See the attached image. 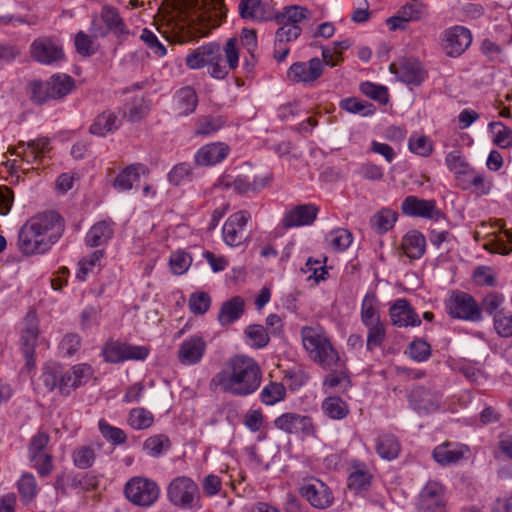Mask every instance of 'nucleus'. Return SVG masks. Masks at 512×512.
Here are the masks:
<instances>
[{"instance_id": "obj_1", "label": "nucleus", "mask_w": 512, "mask_h": 512, "mask_svg": "<svg viewBox=\"0 0 512 512\" xmlns=\"http://www.w3.org/2000/svg\"><path fill=\"white\" fill-rule=\"evenodd\" d=\"M177 5L179 20L171 23L173 40L204 37L220 25L222 0H178Z\"/></svg>"}, {"instance_id": "obj_2", "label": "nucleus", "mask_w": 512, "mask_h": 512, "mask_svg": "<svg viewBox=\"0 0 512 512\" xmlns=\"http://www.w3.org/2000/svg\"><path fill=\"white\" fill-rule=\"evenodd\" d=\"M64 219L55 211L38 213L19 229L17 248L24 256L47 253L62 237Z\"/></svg>"}, {"instance_id": "obj_3", "label": "nucleus", "mask_w": 512, "mask_h": 512, "mask_svg": "<svg viewBox=\"0 0 512 512\" xmlns=\"http://www.w3.org/2000/svg\"><path fill=\"white\" fill-rule=\"evenodd\" d=\"M262 381L259 364L246 355H235L214 375L211 384L222 392L246 397L256 392Z\"/></svg>"}, {"instance_id": "obj_4", "label": "nucleus", "mask_w": 512, "mask_h": 512, "mask_svg": "<svg viewBox=\"0 0 512 512\" xmlns=\"http://www.w3.org/2000/svg\"><path fill=\"white\" fill-rule=\"evenodd\" d=\"M238 62L236 38H229L223 48L216 42L204 44L194 49L185 59L187 67L193 70L207 66L210 76L216 79H224L230 70L238 67Z\"/></svg>"}, {"instance_id": "obj_5", "label": "nucleus", "mask_w": 512, "mask_h": 512, "mask_svg": "<svg viewBox=\"0 0 512 512\" xmlns=\"http://www.w3.org/2000/svg\"><path fill=\"white\" fill-rule=\"evenodd\" d=\"M301 338L305 350L314 362L325 369L338 364L339 355L321 330L305 326L301 329Z\"/></svg>"}, {"instance_id": "obj_6", "label": "nucleus", "mask_w": 512, "mask_h": 512, "mask_svg": "<svg viewBox=\"0 0 512 512\" xmlns=\"http://www.w3.org/2000/svg\"><path fill=\"white\" fill-rule=\"evenodd\" d=\"M40 335L39 319L34 310H29L21 322L19 347L25 359L24 368L29 372L35 368V349Z\"/></svg>"}, {"instance_id": "obj_7", "label": "nucleus", "mask_w": 512, "mask_h": 512, "mask_svg": "<svg viewBox=\"0 0 512 512\" xmlns=\"http://www.w3.org/2000/svg\"><path fill=\"white\" fill-rule=\"evenodd\" d=\"M100 18L104 26L98 23L96 17L91 22L90 32L94 37L104 38L112 33L120 42L127 39L130 34L129 28L116 8L104 5L101 9Z\"/></svg>"}, {"instance_id": "obj_8", "label": "nucleus", "mask_w": 512, "mask_h": 512, "mask_svg": "<svg viewBox=\"0 0 512 512\" xmlns=\"http://www.w3.org/2000/svg\"><path fill=\"white\" fill-rule=\"evenodd\" d=\"M448 315L454 319L480 322L483 317L478 302L472 295L463 291H453L445 301Z\"/></svg>"}, {"instance_id": "obj_9", "label": "nucleus", "mask_w": 512, "mask_h": 512, "mask_svg": "<svg viewBox=\"0 0 512 512\" xmlns=\"http://www.w3.org/2000/svg\"><path fill=\"white\" fill-rule=\"evenodd\" d=\"M149 355V349L142 345H132L119 340L109 339L101 350L104 361L118 364L125 361H143Z\"/></svg>"}, {"instance_id": "obj_10", "label": "nucleus", "mask_w": 512, "mask_h": 512, "mask_svg": "<svg viewBox=\"0 0 512 512\" xmlns=\"http://www.w3.org/2000/svg\"><path fill=\"white\" fill-rule=\"evenodd\" d=\"M169 501L180 508H193L199 504L200 496L197 484L186 476L171 481L167 489Z\"/></svg>"}, {"instance_id": "obj_11", "label": "nucleus", "mask_w": 512, "mask_h": 512, "mask_svg": "<svg viewBox=\"0 0 512 512\" xmlns=\"http://www.w3.org/2000/svg\"><path fill=\"white\" fill-rule=\"evenodd\" d=\"M158 485L145 477H133L124 487L126 498L134 505L151 506L159 497Z\"/></svg>"}, {"instance_id": "obj_12", "label": "nucleus", "mask_w": 512, "mask_h": 512, "mask_svg": "<svg viewBox=\"0 0 512 512\" xmlns=\"http://www.w3.org/2000/svg\"><path fill=\"white\" fill-rule=\"evenodd\" d=\"M250 218L246 210L233 213L227 218L222 228V237L228 246L238 247L246 242L249 236L245 227Z\"/></svg>"}, {"instance_id": "obj_13", "label": "nucleus", "mask_w": 512, "mask_h": 512, "mask_svg": "<svg viewBox=\"0 0 512 512\" xmlns=\"http://www.w3.org/2000/svg\"><path fill=\"white\" fill-rule=\"evenodd\" d=\"M389 71L406 85L419 86L427 77L421 62L415 58H401L390 64Z\"/></svg>"}, {"instance_id": "obj_14", "label": "nucleus", "mask_w": 512, "mask_h": 512, "mask_svg": "<svg viewBox=\"0 0 512 512\" xmlns=\"http://www.w3.org/2000/svg\"><path fill=\"white\" fill-rule=\"evenodd\" d=\"M324 63L320 58H311L308 62H295L287 71V77L293 83L310 86L323 74Z\"/></svg>"}, {"instance_id": "obj_15", "label": "nucleus", "mask_w": 512, "mask_h": 512, "mask_svg": "<svg viewBox=\"0 0 512 512\" xmlns=\"http://www.w3.org/2000/svg\"><path fill=\"white\" fill-rule=\"evenodd\" d=\"M401 210L403 214L410 217L425 218L433 221H439L444 218V214L437 207L435 200H425L412 195L407 196L403 200Z\"/></svg>"}, {"instance_id": "obj_16", "label": "nucleus", "mask_w": 512, "mask_h": 512, "mask_svg": "<svg viewBox=\"0 0 512 512\" xmlns=\"http://www.w3.org/2000/svg\"><path fill=\"white\" fill-rule=\"evenodd\" d=\"M471 42V33L463 26H454L443 32L442 48L449 57L462 55Z\"/></svg>"}, {"instance_id": "obj_17", "label": "nucleus", "mask_w": 512, "mask_h": 512, "mask_svg": "<svg viewBox=\"0 0 512 512\" xmlns=\"http://www.w3.org/2000/svg\"><path fill=\"white\" fill-rule=\"evenodd\" d=\"M31 57L42 64L50 65L64 57L61 45L49 37L36 38L30 46Z\"/></svg>"}, {"instance_id": "obj_18", "label": "nucleus", "mask_w": 512, "mask_h": 512, "mask_svg": "<svg viewBox=\"0 0 512 512\" xmlns=\"http://www.w3.org/2000/svg\"><path fill=\"white\" fill-rule=\"evenodd\" d=\"M318 212V207L312 203L294 206L285 212L282 226L285 229H290L311 225L316 220Z\"/></svg>"}, {"instance_id": "obj_19", "label": "nucleus", "mask_w": 512, "mask_h": 512, "mask_svg": "<svg viewBox=\"0 0 512 512\" xmlns=\"http://www.w3.org/2000/svg\"><path fill=\"white\" fill-rule=\"evenodd\" d=\"M391 323L399 328L420 326L421 319L411 306L409 301L404 298L397 299L389 308Z\"/></svg>"}, {"instance_id": "obj_20", "label": "nucleus", "mask_w": 512, "mask_h": 512, "mask_svg": "<svg viewBox=\"0 0 512 512\" xmlns=\"http://www.w3.org/2000/svg\"><path fill=\"white\" fill-rule=\"evenodd\" d=\"M206 348V342L201 336H190L179 346L178 360L181 364L187 366L198 364L202 360Z\"/></svg>"}, {"instance_id": "obj_21", "label": "nucleus", "mask_w": 512, "mask_h": 512, "mask_svg": "<svg viewBox=\"0 0 512 512\" xmlns=\"http://www.w3.org/2000/svg\"><path fill=\"white\" fill-rule=\"evenodd\" d=\"M300 493L313 507L318 509L329 507L333 501L331 490L319 480L302 485Z\"/></svg>"}, {"instance_id": "obj_22", "label": "nucleus", "mask_w": 512, "mask_h": 512, "mask_svg": "<svg viewBox=\"0 0 512 512\" xmlns=\"http://www.w3.org/2000/svg\"><path fill=\"white\" fill-rule=\"evenodd\" d=\"M229 153L230 147L226 143L212 142L197 150L194 155V162L198 166H213L226 159Z\"/></svg>"}, {"instance_id": "obj_23", "label": "nucleus", "mask_w": 512, "mask_h": 512, "mask_svg": "<svg viewBox=\"0 0 512 512\" xmlns=\"http://www.w3.org/2000/svg\"><path fill=\"white\" fill-rule=\"evenodd\" d=\"M409 402L415 411L427 414L440 408L441 397L423 387H417L411 392Z\"/></svg>"}, {"instance_id": "obj_24", "label": "nucleus", "mask_w": 512, "mask_h": 512, "mask_svg": "<svg viewBox=\"0 0 512 512\" xmlns=\"http://www.w3.org/2000/svg\"><path fill=\"white\" fill-rule=\"evenodd\" d=\"M467 453H469L468 446L445 442L434 448L433 458L441 465H450L459 462Z\"/></svg>"}, {"instance_id": "obj_25", "label": "nucleus", "mask_w": 512, "mask_h": 512, "mask_svg": "<svg viewBox=\"0 0 512 512\" xmlns=\"http://www.w3.org/2000/svg\"><path fill=\"white\" fill-rule=\"evenodd\" d=\"M244 312V299L241 296H234L222 303L217 320L222 327H227L240 319Z\"/></svg>"}, {"instance_id": "obj_26", "label": "nucleus", "mask_w": 512, "mask_h": 512, "mask_svg": "<svg viewBox=\"0 0 512 512\" xmlns=\"http://www.w3.org/2000/svg\"><path fill=\"white\" fill-rule=\"evenodd\" d=\"M401 248L408 258L419 259L426 251V238L419 231L411 230L404 235Z\"/></svg>"}, {"instance_id": "obj_27", "label": "nucleus", "mask_w": 512, "mask_h": 512, "mask_svg": "<svg viewBox=\"0 0 512 512\" xmlns=\"http://www.w3.org/2000/svg\"><path fill=\"white\" fill-rule=\"evenodd\" d=\"M113 222L103 220L95 223L88 231L85 241L90 247H98L106 244L113 236Z\"/></svg>"}, {"instance_id": "obj_28", "label": "nucleus", "mask_w": 512, "mask_h": 512, "mask_svg": "<svg viewBox=\"0 0 512 512\" xmlns=\"http://www.w3.org/2000/svg\"><path fill=\"white\" fill-rule=\"evenodd\" d=\"M311 18V11L304 6L291 5L285 6L282 11L276 15L275 20L277 23H285L288 25H297Z\"/></svg>"}, {"instance_id": "obj_29", "label": "nucleus", "mask_w": 512, "mask_h": 512, "mask_svg": "<svg viewBox=\"0 0 512 512\" xmlns=\"http://www.w3.org/2000/svg\"><path fill=\"white\" fill-rule=\"evenodd\" d=\"M375 449L382 459L391 461L399 456L401 446L394 435L383 434L376 439Z\"/></svg>"}, {"instance_id": "obj_30", "label": "nucleus", "mask_w": 512, "mask_h": 512, "mask_svg": "<svg viewBox=\"0 0 512 512\" xmlns=\"http://www.w3.org/2000/svg\"><path fill=\"white\" fill-rule=\"evenodd\" d=\"M360 318L363 325L381 321L379 301L374 292H368L361 303Z\"/></svg>"}, {"instance_id": "obj_31", "label": "nucleus", "mask_w": 512, "mask_h": 512, "mask_svg": "<svg viewBox=\"0 0 512 512\" xmlns=\"http://www.w3.org/2000/svg\"><path fill=\"white\" fill-rule=\"evenodd\" d=\"M118 127L119 121L116 114L111 111H104L96 117L89 131L93 135L105 136L107 133L117 130Z\"/></svg>"}, {"instance_id": "obj_32", "label": "nucleus", "mask_w": 512, "mask_h": 512, "mask_svg": "<svg viewBox=\"0 0 512 512\" xmlns=\"http://www.w3.org/2000/svg\"><path fill=\"white\" fill-rule=\"evenodd\" d=\"M146 167L143 164H131L126 167L114 180V187L119 191L130 190L133 183L139 180L140 172Z\"/></svg>"}, {"instance_id": "obj_33", "label": "nucleus", "mask_w": 512, "mask_h": 512, "mask_svg": "<svg viewBox=\"0 0 512 512\" xmlns=\"http://www.w3.org/2000/svg\"><path fill=\"white\" fill-rule=\"evenodd\" d=\"M322 410L331 419L341 420L349 414L348 404L338 396L326 397L322 402Z\"/></svg>"}, {"instance_id": "obj_34", "label": "nucleus", "mask_w": 512, "mask_h": 512, "mask_svg": "<svg viewBox=\"0 0 512 512\" xmlns=\"http://www.w3.org/2000/svg\"><path fill=\"white\" fill-rule=\"evenodd\" d=\"M53 100L67 96L75 87L74 79L68 75H53L49 80Z\"/></svg>"}, {"instance_id": "obj_35", "label": "nucleus", "mask_w": 512, "mask_h": 512, "mask_svg": "<svg viewBox=\"0 0 512 512\" xmlns=\"http://www.w3.org/2000/svg\"><path fill=\"white\" fill-rule=\"evenodd\" d=\"M177 109L180 115H189L195 111L198 98L195 90L191 87H184L176 95Z\"/></svg>"}, {"instance_id": "obj_36", "label": "nucleus", "mask_w": 512, "mask_h": 512, "mask_svg": "<svg viewBox=\"0 0 512 512\" xmlns=\"http://www.w3.org/2000/svg\"><path fill=\"white\" fill-rule=\"evenodd\" d=\"M339 107L349 113L359 114L364 117L371 116L376 111L375 106L372 103L356 97L342 99L339 103Z\"/></svg>"}, {"instance_id": "obj_37", "label": "nucleus", "mask_w": 512, "mask_h": 512, "mask_svg": "<svg viewBox=\"0 0 512 512\" xmlns=\"http://www.w3.org/2000/svg\"><path fill=\"white\" fill-rule=\"evenodd\" d=\"M239 12L242 18L257 22L267 20L261 0H241L239 4Z\"/></svg>"}, {"instance_id": "obj_38", "label": "nucleus", "mask_w": 512, "mask_h": 512, "mask_svg": "<svg viewBox=\"0 0 512 512\" xmlns=\"http://www.w3.org/2000/svg\"><path fill=\"white\" fill-rule=\"evenodd\" d=\"M352 233L344 228H337L326 235L329 247L336 252L345 251L352 243Z\"/></svg>"}, {"instance_id": "obj_39", "label": "nucleus", "mask_w": 512, "mask_h": 512, "mask_svg": "<svg viewBox=\"0 0 512 512\" xmlns=\"http://www.w3.org/2000/svg\"><path fill=\"white\" fill-rule=\"evenodd\" d=\"M397 220V213L391 209H382L370 220L372 228L379 234L390 230Z\"/></svg>"}, {"instance_id": "obj_40", "label": "nucleus", "mask_w": 512, "mask_h": 512, "mask_svg": "<svg viewBox=\"0 0 512 512\" xmlns=\"http://www.w3.org/2000/svg\"><path fill=\"white\" fill-rule=\"evenodd\" d=\"M367 328L366 348L373 351L375 348L381 347L386 339V325L379 321L364 325Z\"/></svg>"}, {"instance_id": "obj_41", "label": "nucleus", "mask_w": 512, "mask_h": 512, "mask_svg": "<svg viewBox=\"0 0 512 512\" xmlns=\"http://www.w3.org/2000/svg\"><path fill=\"white\" fill-rule=\"evenodd\" d=\"M62 366L56 363L47 364L43 368L41 379L49 391L58 389L61 393Z\"/></svg>"}, {"instance_id": "obj_42", "label": "nucleus", "mask_w": 512, "mask_h": 512, "mask_svg": "<svg viewBox=\"0 0 512 512\" xmlns=\"http://www.w3.org/2000/svg\"><path fill=\"white\" fill-rule=\"evenodd\" d=\"M171 447L169 438L164 434H158L147 438L143 443V449L149 456L158 457Z\"/></svg>"}, {"instance_id": "obj_43", "label": "nucleus", "mask_w": 512, "mask_h": 512, "mask_svg": "<svg viewBox=\"0 0 512 512\" xmlns=\"http://www.w3.org/2000/svg\"><path fill=\"white\" fill-rule=\"evenodd\" d=\"M408 148L416 155L428 157L433 152V143L427 136L413 133L409 137Z\"/></svg>"}, {"instance_id": "obj_44", "label": "nucleus", "mask_w": 512, "mask_h": 512, "mask_svg": "<svg viewBox=\"0 0 512 512\" xmlns=\"http://www.w3.org/2000/svg\"><path fill=\"white\" fill-rule=\"evenodd\" d=\"M18 490L21 496V500L28 504L37 495L38 487L36 479L31 473H24L18 481Z\"/></svg>"}, {"instance_id": "obj_45", "label": "nucleus", "mask_w": 512, "mask_h": 512, "mask_svg": "<svg viewBox=\"0 0 512 512\" xmlns=\"http://www.w3.org/2000/svg\"><path fill=\"white\" fill-rule=\"evenodd\" d=\"M225 121L222 117L217 116H204L197 120L195 135L197 136H208L211 135L218 130H220L224 126Z\"/></svg>"}, {"instance_id": "obj_46", "label": "nucleus", "mask_w": 512, "mask_h": 512, "mask_svg": "<svg viewBox=\"0 0 512 512\" xmlns=\"http://www.w3.org/2000/svg\"><path fill=\"white\" fill-rule=\"evenodd\" d=\"M221 184L228 189L244 194L249 191H255V185L249 180L247 176L239 175L233 177L231 175H225L221 179Z\"/></svg>"}, {"instance_id": "obj_47", "label": "nucleus", "mask_w": 512, "mask_h": 512, "mask_svg": "<svg viewBox=\"0 0 512 512\" xmlns=\"http://www.w3.org/2000/svg\"><path fill=\"white\" fill-rule=\"evenodd\" d=\"M399 13L404 21H418L427 15V6L420 0H410L400 10Z\"/></svg>"}, {"instance_id": "obj_48", "label": "nucleus", "mask_w": 512, "mask_h": 512, "mask_svg": "<svg viewBox=\"0 0 512 512\" xmlns=\"http://www.w3.org/2000/svg\"><path fill=\"white\" fill-rule=\"evenodd\" d=\"M260 396L265 405H274L285 398L286 388L281 383L270 382L263 387Z\"/></svg>"}, {"instance_id": "obj_49", "label": "nucleus", "mask_w": 512, "mask_h": 512, "mask_svg": "<svg viewBox=\"0 0 512 512\" xmlns=\"http://www.w3.org/2000/svg\"><path fill=\"white\" fill-rule=\"evenodd\" d=\"M154 421L153 414L145 408H134L128 417L129 425L136 430L149 428Z\"/></svg>"}, {"instance_id": "obj_50", "label": "nucleus", "mask_w": 512, "mask_h": 512, "mask_svg": "<svg viewBox=\"0 0 512 512\" xmlns=\"http://www.w3.org/2000/svg\"><path fill=\"white\" fill-rule=\"evenodd\" d=\"M419 503L445 504L443 486L438 482H428L420 493Z\"/></svg>"}, {"instance_id": "obj_51", "label": "nucleus", "mask_w": 512, "mask_h": 512, "mask_svg": "<svg viewBox=\"0 0 512 512\" xmlns=\"http://www.w3.org/2000/svg\"><path fill=\"white\" fill-rule=\"evenodd\" d=\"M12 154L21 158L23 163H26L28 166L26 169H34L35 165H39L42 157L38 154L34 147H28V142L25 144L20 142L16 148L11 151Z\"/></svg>"}, {"instance_id": "obj_52", "label": "nucleus", "mask_w": 512, "mask_h": 512, "mask_svg": "<svg viewBox=\"0 0 512 512\" xmlns=\"http://www.w3.org/2000/svg\"><path fill=\"white\" fill-rule=\"evenodd\" d=\"M188 306L191 313L204 315L211 306V297L204 291L194 292L189 297Z\"/></svg>"}, {"instance_id": "obj_53", "label": "nucleus", "mask_w": 512, "mask_h": 512, "mask_svg": "<svg viewBox=\"0 0 512 512\" xmlns=\"http://www.w3.org/2000/svg\"><path fill=\"white\" fill-rule=\"evenodd\" d=\"M98 38L99 37H94L92 33L91 35H88L83 31H79L75 36V47L77 52L84 57H89L95 54L97 51L95 41Z\"/></svg>"}, {"instance_id": "obj_54", "label": "nucleus", "mask_w": 512, "mask_h": 512, "mask_svg": "<svg viewBox=\"0 0 512 512\" xmlns=\"http://www.w3.org/2000/svg\"><path fill=\"white\" fill-rule=\"evenodd\" d=\"M246 337L250 340V345L254 348H264L269 343V335L262 325H249L245 330Z\"/></svg>"}, {"instance_id": "obj_55", "label": "nucleus", "mask_w": 512, "mask_h": 512, "mask_svg": "<svg viewBox=\"0 0 512 512\" xmlns=\"http://www.w3.org/2000/svg\"><path fill=\"white\" fill-rule=\"evenodd\" d=\"M489 128L495 132L494 144L506 149L512 147V130L502 122H491Z\"/></svg>"}, {"instance_id": "obj_56", "label": "nucleus", "mask_w": 512, "mask_h": 512, "mask_svg": "<svg viewBox=\"0 0 512 512\" xmlns=\"http://www.w3.org/2000/svg\"><path fill=\"white\" fill-rule=\"evenodd\" d=\"M31 100L41 105L49 100H53L51 88L47 81L35 80L30 84Z\"/></svg>"}, {"instance_id": "obj_57", "label": "nucleus", "mask_w": 512, "mask_h": 512, "mask_svg": "<svg viewBox=\"0 0 512 512\" xmlns=\"http://www.w3.org/2000/svg\"><path fill=\"white\" fill-rule=\"evenodd\" d=\"M359 89L362 94L381 104H386L389 100L388 89L385 86L366 81L360 84Z\"/></svg>"}, {"instance_id": "obj_58", "label": "nucleus", "mask_w": 512, "mask_h": 512, "mask_svg": "<svg viewBox=\"0 0 512 512\" xmlns=\"http://www.w3.org/2000/svg\"><path fill=\"white\" fill-rule=\"evenodd\" d=\"M98 425L103 437L113 445H121L126 442L127 437L122 429L111 426L104 419H101Z\"/></svg>"}, {"instance_id": "obj_59", "label": "nucleus", "mask_w": 512, "mask_h": 512, "mask_svg": "<svg viewBox=\"0 0 512 512\" xmlns=\"http://www.w3.org/2000/svg\"><path fill=\"white\" fill-rule=\"evenodd\" d=\"M149 112V105L143 97H135L133 101L128 104L126 116L131 122H139Z\"/></svg>"}, {"instance_id": "obj_60", "label": "nucleus", "mask_w": 512, "mask_h": 512, "mask_svg": "<svg viewBox=\"0 0 512 512\" xmlns=\"http://www.w3.org/2000/svg\"><path fill=\"white\" fill-rule=\"evenodd\" d=\"M493 320L494 329L499 336L505 338L512 336V315L510 313L500 310L495 313Z\"/></svg>"}, {"instance_id": "obj_61", "label": "nucleus", "mask_w": 512, "mask_h": 512, "mask_svg": "<svg viewBox=\"0 0 512 512\" xmlns=\"http://www.w3.org/2000/svg\"><path fill=\"white\" fill-rule=\"evenodd\" d=\"M445 163L455 174L466 175L469 174V171L472 169L459 151H451L448 153L445 158Z\"/></svg>"}, {"instance_id": "obj_62", "label": "nucleus", "mask_w": 512, "mask_h": 512, "mask_svg": "<svg viewBox=\"0 0 512 512\" xmlns=\"http://www.w3.org/2000/svg\"><path fill=\"white\" fill-rule=\"evenodd\" d=\"M191 262L192 259L189 254L184 251H176L171 254L169 265L175 275H182L188 270Z\"/></svg>"}, {"instance_id": "obj_63", "label": "nucleus", "mask_w": 512, "mask_h": 512, "mask_svg": "<svg viewBox=\"0 0 512 512\" xmlns=\"http://www.w3.org/2000/svg\"><path fill=\"white\" fill-rule=\"evenodd\" d=\"M408 353L413 360L424 362L431 356V347L425 340L416 339L410 343Z\"/></svg>"}, {"instance_id": "obj_64", "label": "nucleus", "mask_w": 512, "mask_h": 512, "mask_svg": "<svg viewBox=\"0 0 512 512\" xmlns=\"http://www.w3.org/2000/svg\"><path fill=\"white\" fill-rule=\"evenodd\" d=\"M95 460V452L90 446H81L73 452L74 465L80 469L91 467Z\"/></svg>"}]
</instances>
